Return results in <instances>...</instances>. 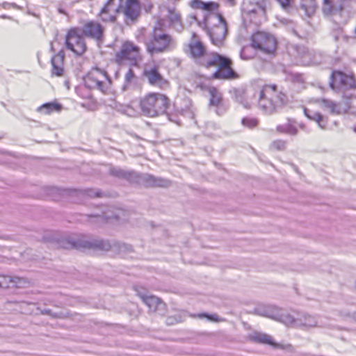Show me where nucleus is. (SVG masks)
<instances>
[{"label": "nucleus", "mask_w": 356, "mask_h": 356, "mask_svg": "<svg viewBox=\"0 0 356 356\" xmlns=\"http://www.w3.org/2000/svg\"><path fill=\"white\" fill-rule=\"evenodd\" d=\"M19 278H13L7 275H0V288L8 289L10 287H16Z\"/></svg>", "instance_id": "24"}, {"label": "nucleus", "mask_w": 356, "mask_h": 356, "mask_svg": "<svg viewBox=\"0 0 356 356\" xmlns=\"http://www.w3.org/2000/svg\"><path fill=\"white\" fill-rule=\"evenodd\" d=\"M83 35L97 42H102L104 36V28L99 22L95 20H88L86 22L81 29Z\"/></svg>", "instance_id": "16"}, {"label": "nucleus", "mask_w": 356, "mask_h": 356, "mask_svg": "<svg viewBox=\"0 0 356 356\" xmlns=\"http://www.w3.org/2000/svg\"><path fill=\"white\" fill-rule=\"evenodd\" d=\"M137 81V76L136 72L132 68H129V70L126 72L124 76V84L122 86V90H127L130 86Z\"/></svg>", "instance_id": "23"}, {"label": "nucleus", "mask_w": 356, "mask_h": 356, "mask_svg": "<svg viewBox=\"0 0 356 356\" xmlns=\"http://www.w3.org/2000/svg\"><path fill=\"white\" fill-rule=\"evenodd\" d=\"M230 6H234L235 3H236V1L235 0H226Z\"/></svg>", "instance_id": "37"}, {"label": "nucleus", "mask_w": 356, "mask_h": 356, "mask_svg": "<svg viewBox=\"0 0 356 356\" xmlns=\"http://www.w3.org/2000/svg\"><path fill=\"white\" fill-rule=\"evenodd\" d=\"M227 33L226 21L221 15L216 17V22L209 28V34L212 43L216 46L222 44Z\"/></svg>", "instance_id": "14"}, {"label": "nucleus", "mask_w": 356, "mask_h": 356, "mask_svg": "<svg viewBox=\"0 0 356 356\" xmlns=\"http://www.w3.org/2000/svg\"><path fill=\"white\" fill-rule=\"evenodd\" d=\"M61 247L63 248H76V244L73 242L65 241L61 245Z\"/></svg>", "instance_id": "35"}, {"label": "nucleus", "mask_w": 356, "mask_h": 356, "mask_svg": "<svg viewBox=\"0 0 356 356\" xmlns=\"http://www.w3.org/2000/svg\"><path fill=\"white\" fill-rule=\"evenodd\" d=\"M248 48L247 47H244L243 48V49L241 50V57L244 59H246V60H248V59H250L252 58V56H248L247 54V51H248Z\"/></svg>", "instance_id": "36"}, {"label": "nucleus", "mask_w": 356, "mask_h": 356, "mask_svg": "<svg viewBox=\"0 0 356 356\" xmlns=\"http://www.w3.org/2000/svg\"><path fill=\"white\" fill-rule=\"evenodd\" d=\"M250 45L255 51L264 55L275 56L277 51L278 41L270 32L259 30L250 35Z\"/></svg>", "instance_id": "5"}, {"label": "nucleus", "mask_w": 356, "mask_h": 356, "mask_svg": "<svg viewBox=\"0 0 356 356\" xmlns=\"http://www.w3.org/2000/svg\"><path fill=\"white\" fill-rule=\"evenodd\" d=\"M191 316H193V318H206L209 321H213V322H220V321H223L217 314H208L206 313H200V314H193Z\"/></svg>", "instance_id": "30"}, {"label": "nucleus", "mask_w": 356, "mask_h": 356, "mask_svg": "<svg viewBox=\"0 0 356 356\" xmlns=\"http://www.w3.org/2000/svg\"><path fill=\"white\" fill-rule=\"evenodd\" d=\"M304 113L308 119L315 121L321 129H325L327 128V119L320 113L314 112L309 108H305Z\"/></svg>", "instance_id": "20"}, {"label": "nucleus", "mask_w": 356, "mask_h": 356, "mask_svg": "<svg viewBox=\"0 0 356 356\" xmlns=\"http://www.w3.org/2000/svg\"><path fill=\"white\" fill-rule=\"evenodd\" d=\"M83 82L92 88L107 94L111 89V80L105 70L97 67L92 68L83 77Z\"/></svg>", "instance_id": "8"}, {"label": "nucleus", "mask_w": 356, "mask_h": 356, "mask_svg": "<svg viewBox=\"0 0 356 356\" xmlns=\"http://www.w3.org/2000/svg\"><path fill=\"white\" fill-rule=\"evenodd\" d=\"M241 123L249 129H254L258 126L259 120L255 118L246 117L242 119Z\"/></svg>", "instance_id": "29"}, {"label": "nucleus", "mask_w": 356, "mask_h": 356, "mask_svg": "<svg viewBox=\"0 0 356 356\" xmlns=\"http://www.w3.org/2000/svg\"><path fill=\"white\" fill-rule=\"evenodd\" d=\"M140 298L149 308H156L162 302L160 298L154 296H141Z\"/></svg>", "instance_id": "25"}, {"label": "nucleus", "mask_w": 356, "mask_h": 356, "mask_svg": "<svg viewBox=\"0 0 356 356\" xmlns=\"http://www.w3.org/2000/svg\"><path fill=\"white\" fill-rule=\"evenodd\" d=\"M300 6L308 17L314 15L317 9L316 0H301Z\"/></svg>", "instance_id": "22"}, {"label": "nucleus", "mask_w": 356, "mask_h": 356, "mask_svg": "<svg viewBox=\"0 0 356 356\" xmlns=\"http://www.w3.org/2000/svg\"><path fill=\"white\" fill-rule=\"evenodd\" d=\"M185 53L200 67L216 69L212 74L215 79L233 80L239 77L233 68L232 60L216 51H208L199 36L193 33L191 40L186 44Z\"/></svg>", "instance_id": "1"}, {"label": "nucleus", "mask_w": 356, "mask_h": 356, "mask_svg": "<svg viewBox=\"0 0 356 356\" xmlns=\"http://www.w3.org/2000/svg\"><path fill=\"white\" fill-rule=\"evenodd\" d=\"M142 5L139 0H125L122 1V14L124 23L127 25L135 24L141 15Z\"/></svg>", "instance_id": "12"}, {"label": "nucleus", "mask_w": 356, "mask_h": 356, "mask_svg": "<svg viewBox=\"0 0 356 356\" xmlns=\"http://www.w3.org/2000/svg\"><path fill=\"white\" fill-rule=\"evenodd\" d=\"M335 9L334 0H323L322 10L324 13L330 15L333 13Z\"/></svg>", "instance_id": "27"}, {"label": "nucleus", "mask_w": 356, "mask_h": 356, "mask_svg": "<svg viewBox=\"0 0 356 356\" xmlns=\"http://www.w3.org/2000/svg\"><path fill=\"white\" fill-rule=\"evenodd\" d=\"M189 6L193 9L202 10L203 1L201 0H192L190 1Z\"/></svg>", "instance_id": "34"}, {"label": "nucleus", "mask_w": 356, "mask_h": 356, "mask_svg": "<svg viewBox=\"0 0 356 356\" xmlns=\"http://www.w3.org/2000/svg\"><path fill=\"white\" fill-rule=\"evenodd\" d=\"M170 106V98L160 92H148L138 100L141 115L148 118H156L166 115Z\"/></svg>", "instance_id": "3"}, {"label": "nucleus", "mask_w": 356, "mask_h": 356, "mask_svg": "<svg viewBox=\"0 0 356 356\" xmlns=\"http://www.w3.org/2000/svg\"><path fill=\"white\" fill-rule=\"evenodd\" d=\"M143 59L141 48L131 40L123 41L114 55L115 63L120 65L129 63L138 67Z\"/></svg>", "instance_id": "6"}, {"label": "nucleus", "mask_w": 356, "mask_h": 356, "mask_svg": "<svg viewBox=\"0 0 356 356\" xmlns=\"http://www.w3.org/2000/svg\"><path fill=\"white\" fill-rule=\"evenodd\" d=\"M323 106L332 114L340 113V106L338 104L327 99L322 100Z\"/></svg>", "instance_id": "26"}, {"label": "nucleus", "mask_w": 356, "mask_h": 356, "mask_svg": "<svg viewBox=\"0 0 356 356\" xmlns=\"http://www.w3.org/2000/svg\"><path fill=\"white\" fill-rule=\"evenodd\" d=\"M175 45L171 35L161 27H154L149 40L145 43L147 54L150 56L163 54L170 51Z\"/></svg>", "instance_id": "4"}, {"label": "nucleus", "mask_w": 356, "mask_h": 356, "mask_svg": "<svg viewBox=\"0 0 356 356\" xmlns=\"http://www.w3.org/2000/svg\"><path fill=\"white\" fill-rule=\"evenodd\" d=\"M252 340L254 342L270 345L275 348L284 349V345L274 342L273 338L266 334L255 333L252 336Z\"/></svg>", "instance_id": "19"}, {"label": "nucleus", "mask_w": 356, "mask_h": 356, "mask_svg": "<svg viewBox=\"0 0 356 356\" xmlns=\"http://www.w3.org/2000/svg\"><path fill=\"white\" fill-rule=\"evenodd\" d=\"M330 86L335 90L353 89L356 88V81L353 74L334 70L330 75Z\"/></svg>", "instance_id": "10"}, {"label": "nucleus", "mask_w": 356, "mask_h": 356, "mask_svg": "<svg viewBox=\"0 0 356 356\" xmlns=\"http://www.w3.org/2000/svg\"><path fill=\"white\" fill-rule=\"evenodd\" d=\"M65 45L68 50L77 56H82L87 50L86 41L78 27H72L67 30L65 35Z\"/></svg>", "instance_id": "9"}, {"label": "nucleus", "mask_w": 356, "mask_h": 356, "mask_svg": "<svg viewBox=\"0 0 356 356\" xmlns=\"http://www.w3.org/2000/svg\"><path fill=\"white\" fill-rule=\"evenodd\" d=\"M286 142L284 140L277 139L270 144V149L273 151H283L286 148Z\"/></svg>", "instance_id": "28"}, {"label": "nucleus", "mask_w": 356, "mask_h": 356, "mask_svg": "<svg viewBox=\"0 0 356 356\" xmlns=\"http://www.w3.org/2000/svg\"><path fill=\"white\" fill-rule=\"evenodd\" d=\"M122 0H108L101 9L99 17L104 22L114 23L122 14Z\"/></svg>", "instance_id": "13"}, {"label": "nucleus", "mask_w": 356, "mask_h": 356, "mask_svg": "<svg viewBox=\"0 0 356 356\" xmlns=\"http://www.w3.org/2000/svg\"><path fill=\"white\" fill-rule=\"evenodd\" d=\"M268 0H255L245 5L243 13V22L246 26H259L267 20L266 10Z\"/></svg>", "instance_id": "7"}, {"label": "nucleus", "mask_w": 356, "mask_h": 356, "mask_svg": "<svg viewBox=\"0 0 356 356\" xmlns=\"http://www.w3.org/2000/svg\"><path fill=\"white\" fill-rule=\"evenodd\" d=\"M198 87L201 90H204L208 92L209 95L208 105L209 107L220 108L223 106V95L217 87L213 86H207L204 84H200Z\"/></svg>", "instance_id": "17"}, {"label": "nucleus", "mask_w": 356, "mask_h": 356, "mask_svg": "<svg viewBox=\"0 0 356 356\" xmlns=\"http://www.w3.org/2000/svg\"><path fill=\"white\" fill-rule=\"evenodd\" d=\"M62 105L58 102H48L38 107V111L44 115H50L54 112H60Z\"/></svg>", "instance_id": "21"}, {"label": "nucleus", "mask_w": 356, "mask_h": 356, "mask_svg": "<svg viewBox=\"0 0 356 356\" xmlns=\"http://www.w3.org/2000/svg\"><path fill=\"white\" fill-rule=\"evenodd\" d=\"M142 74L152 86L163 89L170 86L169 81L162 75L156 64H145Z\"/></svg>", "instance_id": "11"}, {"label": "nucleus", "mask_w": 356, "mask_h": 356, "mask_svg": "<svg viewBox=\"0 0 356 356\" xmlns=\"http://www.w3.org/2000/svg\"><path fill=\"white\" fill-rule=\"evenodd\" d=\"M51 74H52V75H54L56 76H62L64 74V68L63 67V65H61V64L57 65L56 63L55 58L52 59Z\"/></svg>", "instance_id": "32"}, {"label": "nucleus", "mask_w": 356, "mask_h": 356, "mask_svg": "<svg viewBox=\"0 0 356 356\" xmlns=\"http://www.w3.org/2000/svg\"><path fill=\"white\" fill-rule=\"evenodd\" d=\"M168 18L172 24H179L181 21L180 13L176 10H169Z\"/></svg>", "instance_id": "31"}, {"label": "nucleus", "mask_w": 356, "mask_h": 356, "mask_svg": "<svg viewBox=\"0 0 356 356\" xmlns=\"http://www.w3.org/2000/svg\"><path fill=\"white\" fill-rule=\"evenodd\" d=\"M92 88L87 86L84 82L76 88V93L83 102L81 106L88 111H94L98 108V102L92 95Z\"/></svg>", "instance_id": "15"}, {"label": "nucleus", "mask_w": 356, "mask_h": 356, "mask_svg": "<svg viewBox=\"0 0 356 356\" xmlns=\"http://www.w3.org/2000/svg\"><path fill=\"white\" fill-rule=\"evenodd\" d=\"M219 4L216 2L210 1V2H204L202 6V10L212 12L216 11L218 9Z\"/></svg>", "instance_id": "33"}, {"label": "nucleus", "mask_w": 356, "mask_h": 356, "mask_svg": "<svg viewBox=\"0 0 356 356\" xmlns=\"http://www.w3.org/2000/svg\"><path fill=\"white\" fill-rule=\"evenodd\" d=\"M275 130L279 134H288L291 136H295L298 132L296 127V122L292 119H288L286 123L284 124L277 125Z\"/></svg>", "instance_id": "18"}, {"label": "nucleus", "mask_w": 356, "mask_h": 356, "mask_svg": "<svg viewBox=\"0 0 356 356\" xmlns=\"http://www.w3.org/2000/svg\"><path fill=\"white\" fill-rule=\"evenodd\" d=\"M257 97V104L260 109L266 113L272 114L276 112L286 103V94L280 90L275 83H266L258 86L254 91Z\"/></svg>", "instance_id": "2"}]
</instances>
